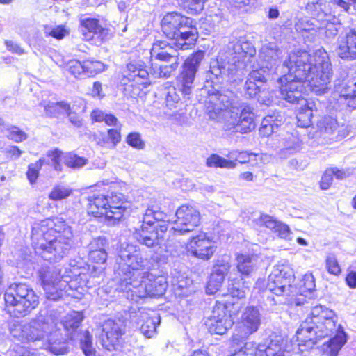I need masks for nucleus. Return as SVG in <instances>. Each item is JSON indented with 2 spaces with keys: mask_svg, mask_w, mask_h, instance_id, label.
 <instances>
[{
  "mask_svg": "<svg viewBox=\"0 0 356 356\" xmlns=\"http://www.w3.org/2000/svg\"><path fill=\"white\" fill-rule=\"evenodd\" d=\"M149 267V260L142 257L137 245L121 244L113 267L115 290L131 293L132 298L162 296L168 286L166 279L150 274Z\"/></svg>",
  "mask_w": 356,
  "mask_h": 356,
  "instance_id": "f03ea898",
  "label": "nucleus"
},
{
  "mask_svg": "<svg viewBox=\"0 0 356 356\" xmlns=\"http://www.w3.org/2000/svg\"><path fill=\"white\" fill-rule=\"evenodd\" d=\"M295 29L303 37L307 36V34L313 36L316 34V29H319V26L314 23V19L305 17L297 19L295 23Z\"/></svg>",
  "mask_w": 356,
  "mask_h": 356,
  "instance_id": "c756f323",
  "label": "nucleus"
},
{
  "mask_svg": "<svg viewBox=\"0 0 356 356\" xmlns=\"http://www.w3.org/2000/svg\"><path fill=\"white\" fill-rule=\"evenodd\" d=\"M68 112L70 109V105L65 102H49L44 106L46 113L50 116H56L60 113V110Z\"/></svg>",
  "mask_w": 356,
  "mask_h": 356,
  "instance_id": "a19ab883",
  "label": "nucleus"
},
{
  "mask_svg": "<svg viewBox=\"0 0 356 356\" xmlns=\"http://www.w3.org/2000/svg\"><path fill=\"white\" fill-rule=\"evenodd\" d=\"M61 154L62 152L59 151L58 149H55L54 150L49 151L47 154V156L51 159L52 163V165L54 169L57 171L61 170Z\"/></svg>",
  "mask_w": 356,
  "mask_h": 356,
  "instance_id": "13d9d810",
  "label": "nucleus"
},
{
  "mask_svg": "<svg viewBox=\"0 0 356 356\" xmlns=\"http://www.w3.org/2000/svg\"><path fill=\"white\" fill-rule=\"evenodd\" d=\"M154 208L148 207L143 215L142 224L134 234L136 241L148 248L160 245L164 240L169 224L166 222L156 224L153 217Z\"/></svg>",
  "mask_w": 356,
  "mask_h": 356,
  "instance_id": "9b49d317",
  "label": "nucleus"
},
{
  "mask_svg": "<svg viewBox=\"0 0 356 356\" xmlns=\"http://www.w3.org/2000/svg\"><path fill=\"white\" fill-rule=\"evenodd\" d=\"M102 327V346L109 351L119 350L124 342L123 335L126 332L125 321L120 318L108 319L103 323Z\"/></svg>",
  "mask_w": 356,
  "mask_h": 356,
  "instance_id": "4468645a",
  "label": "nucleus"
},
{
  "mask_svg": "<svg viewBox=\"0 0 356 356\" xmlns=\"http://www.w3.org/2000/svg\"><path fill=\"white\" fill-rule=\"evenodd\" d=\"M89 259L91 261L103 264L108 257L107 250L89 251Z\"/></svg>",
  "mask_w": 356,
  "mask_h": 356,
  "instance_id": "4d7b16f0",
  "label": "nucleus"
},
{
  "mask_svg": "<svg viewBox=\"0 0 356 356\" xmlns=\"http://www.w3.org/2000/svg\"><path fill=\"white\" fill-rule=\"evenodd\" d=\"M305 9L308 13L316 17L317 21H323L327 17V21L332 19V15L327 13L325 3L322 0H313L307 3Z\"/></svg>",
  "mask_w": 356,
  "mask_h": 356,
  "instance_id": "bb28decb",
  "label": "nucleus"
},
{
  "mask_svg": "<svg viewBox=\"0 0 356 356\" xmlns=\"http://www.w3.org/2000/svg\"><path fill=\"white\" fill-rule=\"evenodd\" d=\"M279 222L280 221L267 214H261L260 217L256 220L257 225L265 226L273 232L276 229Z\"/></svg>",
  "mask_w": 356,
  "mask_h": 356,
  "instance_id": "09e8293b",
  "label": "nucleus"
},
{
  "mask_svg": "<svg viewBox=\"0 0 356 356\" xmlns=\"http://www.w3.org/2000/svg\"><path fill=\"white\" fill-rule=\"evenodd\" d=\"M55 321L52 312H40L27 323H13L10 333L13 338L24 343L47 342L50 352L57 355H64L67 352V346L62 337H54L57 325Z\"/></svg>",
  "mask_w": 356,
  "mask_h": 356,
  "instance_id": "423d86ee",
  "label": "nucleus"
},
{
  "mask_svg": "<svg viewBox=\"0 0 356 356\" xmlns=\"http://www.w3.org/2000/svg\"><path fill=\"white\" fill-rule=\"evenodd\" d=\"M335 52L342 60H356V28L348 27L338 37Z\"/></svg>",
  "mask_w": 356,
  "mask_h": 356,
  "instance_id": "6ab92c4d",
  "label": "nucleus"
},
{
  "mask_svg": "<svg viewBox=\"0 0 356 356\" xmlns=\"http://www.w3.org/2000/svg\"><path fill=\"white\" fill-rule=\"evenodd\" d=\"M282 51L274 43H268L262 46L259 51L261 64H264L266 68L271 70L276 65Z\"/></svg>",
  "mask_w": 356,
  "mask_h": 356,
  "instance_id": "a878e982",
  "label": "nucleus"
},
{
  "mask_svg": "<svg viewBox=\"0 0 356 356\" xmlns=\"http://www.w3.org/2000/svg\"><path fill=\"white\" fill-rule=\"evenodd\" d=\"M86 76H93L104 70V64L98 60H87L83 61Z\"/></svg>",
  "mask_w": 356,
  "mask_h": 356,
  "instance_id": "ea45409f",
  "label": "nucleus"
},
{
  "mask_svg": "<svg viewBox=\"0 0 356 356\" xmlns=\"http://www.w3.org/2000/svg\"><path fill=\"white\" fill-rule=\"evenodd\" d=\"M339 128L337 120L330 116H325L317 122V129L321 134L332 135Z\"/></svg>",
  "mask_w": 356,
  "mask_h": 356,
  "instance_id": "473e14b6",
  "label": "nucleus"
},
{
  "mask_svg": "<svg viewBox=\"0 0 356 356\" xmlns=\"http://www.w3.org/2000/svg\"><path fill=\"white\" fill-rule=\"evenodd\" d=\"M239 354L244 356H259V344L255 346L252 342L245 343L241 348Z\"/></svg>",
  "mask_w": 356,
  "mask_h": 356,
  "instance_id": "680f3d73",
  "label": "nucleus"
},
{
  "mask_svg": "<svg viewBox=\"0 0 356 356\" xmlns=\"http://www.w3.org/2000/svg\"><path fill=\"white\" fill-rule=\"evenodd\" d=\"M261 314L257 307H247L241 315L240 325L232 337L233 342L238 344L240 341L256 332L261 325Z\"/></svg>",
  "mask_w": 356,
  "mask_h": 356,
  "instance_id": "2eb2a0df",
  "label": "nucleus"
},
{
  "mask_svg": "<svg viewBox=\"0 0 356 356\" xmlns=\"http://www.w3.org/2000/svg\"><path fill=\"white\" fill-rule=\"evenodd\" d=\"M179 62H172L169 65H158L155 62L151 64V68L156 77L168 78L178 68Z\"/></svg>",
  "mask_w": 356,
  "mask_h": 356,
  "instance_id": "7c9ffc66",
  "label": "nucleus"
},
{
  "mask_svg": "<svg viewBox=\"0 0 356 356\" xmlns=\"http://www.w3.org/2000/svg\"><path fill=\"white\" fill-rule=\"evenodd\" d=\"M330 21H327V17L325 19L321 21V25L319 26V29H325V35L328 38H334L338 33L337 26L334 23L330 22Z\"/></svg>",
  "mask_w": 356,
  "mask_h": 356,
  "instance_id": "5fc2aeb1",
  "label": "nucleus"
},
{
  "mask_svg": "<svg viewBox=\"0 0 356 356\" xmlns=\"http://www.w3.org/2000/svg\"><path fill=\"white\" fill-rule=\"evenodd\" d=\"M285 352L282 337L275 334L259 344V356H285Z\"/></svg>",
  "mask_w": 356,
  "mask_h": 356,
  "instance_id": "5701e85b",
  "label": "nucleus"
},
{
  "mask_svg": "<svg viewBox=\"0 0 356 356\" xmlns=\"http://www.w3.org/2000/svg\"><path fill=\"white\" fill-rule=\"evenodd\" d=\"M326 268L330 274L339 275L341 270L336 256L334 254H329L326 257Z\"/></svg>",
  "mask_w": 356,
  "mask_h": 356,
  "instance_id": "49530a36",
  "label": "nucleus"
},
{
  "mask_svg": "<svg viewBox=\"0 0 356 356\" xmlns=\"http://www.w3.org/2000/svg\"><path fill=\"white\" fill-rule=\"evenodd\" d=\"M8 131V138L16 143H20L27 138V134L16 126H11L7 128Z\"/></svg>",
  "mask_w": 356,
  "mask_h": 356,
  "instance_id": "de8ad7c7",
  "label": "nucleus"
},
{
  "mask_svg": "<svg viewBox=\"0 0 356 356\" xmlns=\"http://www.w3.org/2000/svg\"><path fill=\"white\" fill-rule=\"evenodd\" d=\"M331 338L323 345L324 353L327 356H337L347 341V335L338 323L335 312L325 306L318 305L312 307L309 314L296 331L299 346L312 348L319 340Z\"/></svg>",
  "mask_w": 356,
  "mask_h": 356,
  "instance_id": "20e7f679",
  "label": "nucleus"
},
{
  "mask_svg": "<svg viewBox=\"0 0 356 356\" xmlns=\"http://www.w3.org/2000/svg\"><path fill=\"white\" fill-rule=\"evenodd\" d=\"M50 312H53L54 318L57 324L54 332L55 338L62 337L66 343L65 339L63 337V334L60 333L61 327H63L71 340L80 341L81 348L85 356H95L96 350L92 346V336L88 330H79L83 321V316L81 314L74 312L72 314L67 315L64 321H60L56 312L53 310Z\"/></svg>",
  "mask_w": 356,
  "mask_h": 356,
  "instance_id": "9d476101",
  "label": "nucleus"
},
{
  "mask_svg": "<svg viewBox=\"0 0 356 356\" xmlns=\"http://www.w3.org/2000/svg\"><path fill=\"white\" fill-rule=\"evenodd\" d=\"M206 164L211 168H222L232 169L236 166V163L234 161L227 160L218 154H211L207 159Z\"/></svg>",
  "mask_w": 356,
  "mask_h": 356,
  "instance_id": "72a5a7b5",
  "label": "nucleus"
},
{
  "mask_svg": "<svg viewBox=\"0 0 356 356\" xmlns=\"http://www.w3.org/2000/svg\"><path fill=\"white\" fill-rule=\"evenodd\" d=\"M88 211L95 217L105 216L108 221V197L99 194L89 196Z\"/></svg>",
  "mask_w": 356,
  "mask_h": 356,
  "instance_id": "393cba45",
  "label": "nucleus"
},
{
  "mask_svg": "<svg viewBox=\"0 0 356 356\" xmlns=\"http://www.w3.org/2000/svg\"><path fill=\"white\" fill-rule=\"evenodd\" d=\"M233 323L231 315L227 312L226 306L222 303L217 302L206 325L211 334L222 335L232 327Z\"/></svg>",
  "mask_w": 356,
  "mask_h": 356,
  "instance_id": "f3484780",
  "label": "nucleus"
},
{
  "mask_svg": "<svg viewBox=\"0 0 356 356\" xmlns=\"http://www.w3.org/2000/svg\"><path fill=\"white\" fill-rule=\"evenodd\" d=\"M227 49L234 63H240L247 56H253L256 52L252 44L242 38H234L228 44Z\"/></svg>",
  "mask_w": 356,
  "mask_h": 356,
  "instance_id": "4be33fe9",
  "label": "nucleus"
},
{
  "mask_svg": "<svg viewBox=\"0 0 356 356\" xmlns=\"http://www.w3.org/2000/svg\"><path fill=\"white\" fill-rule=\"evenodd\" d=\"M31 239L35 254L45 261L58 262L72 248L73 232L61 218H47L33 224Z\"/></svg>",
  "mask_w": 356,
  "mask_h": 356,
  "instance_id": "39448f33",
  "label": "nucleus"
},
{
  "mask_svg": "<svg viewBox=\"0 0 356 356\" xmlns=\"http://www.w3.org/2000/svg\"><path fill=\"white\" fill-rule=\"evenodd\" d=\"M63 163L71 168H79L84 166L87 159L71 152L67 153L63 156Z\"/></svg>",
  "mask_w": 356,
  "mask_h": 356,
  "instance_id": "e433bc0d",
  "label": "nucleus"
},
{
  "mask_svg": "<svg viewBox=\"0 0 356 356\" xmlns=\"http://www.w3.org/2000/svg\"><path fill=\"white\" fill-rule=\"evenodd\" d=\"M260 65V68L253 70L249 73L247 79L254 81L261 85L266 81L267 76L268 75L270 70L266 68L264 64Z\"/></svg>",
  "mask_w": 356,
  "mask_h": 356,
  "instance_id": "4c0bfd02",
  "label": "nucleus"
},
{
  "mask_svg": "<svg viewBox=\"0 0 356 356\" xmlns=\"http://www.w3.org/2000/svg\"><path fill=\"white\" fill-rule=\"evenodd\" d=\"M312 110L309 108H302L297 114V123L300 127L307 128L312 124Z\"/></svg>",
  "mask_w": 356,
  "mask_h": 356,
  "instance_id": "37998d69",
  "label": "nucleus"
},
{
  "mask_svg": "<svg viewBox=\"0 0 356 356\" xmlns=\"http://www.w3.org/2000/svg\"><path fill=\"white\" fill-rule=\"evenodd\" d=\"M316 287L315 279L312 273H306L302 280L300 289L302 293H308L312 294Z\"/></svg>",
  "mask_w": 356,
  "mask_h": 356,
  "instance_id": "c03bdc74",
  "label": "nucleus"
},
{
  "mask_svg": "<svg viewBox=\"0 0 356 356\" xmlns=\"http://www.w3.org/2000/svg\"><path fill=\"white\" fill-rule=\"evenodd\" d=\"M108 137L110 139L111 148H115L117 144L121 140V134L118 129H110L107 131Z\"/></svg>",
  "mask_w": 356,
  "mask_h": 356,
  "instance_id": "0e129e2a",
  "label": "nucleus"
},
{
  "mask_svg": "<svg viewBox=\"0 0 356 356\" xmlns=\"http://www.w3.org/2000/svg\"><path fill=\"white\" fill-rule=\"evenodd\" d=\"M161 26L163 34L173 41L178 49H188L193 46L197 39V31L191 18L177 12L166 13Z\"/></svg>",
  "mask_w": 356,
  "mask_h": 356,
  "instance_id": "6e6552de",
  "label": "nucleus"
},
{
  "mask_svg": "<svg viewBox=\"0 0 356 356\" xmlns=\"http://www.w3.org/2000/svg\"><path fill=\"white\" fill-rule=\"evenodd\" d=\"M188 247L194 257L204 261L210 259L216 250L215 241L204 232L193 236Z\"/></svg>",
  "mask_w": 356,
  "mask_h": 356,
  "instance_id": "a211bd4d",
  "label": "nucleus"
},
{
  "mask_svg": "<svg viewBox=\"0 0 356 356\" xmlns=\"http://www.w3.org/2000/svg\"><path fill=\"white\" fill-rule=\"evenodd\" d=\"M208 0H186V6L191 13H198L204 8V3Z\"/></svg>",
  "mask_w": 356,
  "mask_h": 356,
  "instance_id": "bf43d9fd",
  "label": "nucleus"
},
{
  "mask_svg": "<svg viewBox=\"0 0 356 356\" xmlns=\"http://www.w3.org/2000/svg\"><path fill=\"white\" fill-rule=\"evenodd\" d=\"M331 3L350 14L356 13V0H332Z\"/></svg>",
  "mask_w": 356,
  "mask_h": 356,
  "instance_id": "3c124183",
  "label": "nucleus"
},
{
  "mask_svg": "<svg viewBox=\"0 0 356 356\" xmlns=\"http://www.w3.org/2000/svg\"><path fill=\"white\" fill-rule=\"evenodd\" d=\"M292 273L289 266L284 264L275 265L268 276L266 289L277 296H289L293 291L291 284Z\"/></svg>",
  "mask_w": 356,
  "mask_h": 356,
  "instance_id": "ddd939ff",
  "label": "nucleus"
},
{
  "mask_svg": "<svg viewBox=\"0 0 356 356\" xmlns=\"http://www.w3.org/2000/svg\"><path fill=\"white\" fill-rule=\"evenodd\" d=\"M204 56V51H197L191 54L184 63L180 74L177 76L175 86L165 90L166 106L172 110L181 104L180 95L189 99L194 88V81L200 65Z\"/></svg>",
  "mask_w": 356,
  "mask_h": 356,
  "instance_id": "0eeeda50",
  "label": "nucleus"
},
{
  "mask_svg": "<svg viewBox=\"0 0 356 356\" xmlns=\"http://www.w3.org/2000/svg\"><path fill=\"white\" fill-rule=\"evenodd\" d=\"M237 270L243 276H250L256 270V257L246 254H238L236 257Z\"/></svg>",
  "mask_w": 356,
  "mask_h": 356,
  "instance_id": "c85d7f7f",
  "label": "nucleus"
},
{
  "mask_svg": "<svg viewBox=\"0 0 356 356\" xmlns=\"http://www.w3.org/2000/svg\"><path fill=\"white\" fill-rule=\"evenodd\" d=\"M332 175H334L338 179H343L354 173V170L348 169L346 170H340L337 168H332L330 169Z\"/></svg>",
  "mask_w": 356,
  "mask_h": 356,
  "instance_id": "338daca9",
  "label": "nucleus"
},
{
  "mask_svg": "<svg viewBox=\"0 0 356 356\" xmlns=\"http://www.w3.org/2000/svg\"><path fill=\"white\" fill-rule=\"evenodd\" d=\"M230 268V265L228 262H220V261L213 266V277L216 275L225 277Z\"/></svg>",
  "mask_w": 356,
  "mask_h": 356,
  "instance_id": "052dcab7",
  "label": "nucleus"
},
{
  "mask_svg": "<svg viewBox=\"0 0 356 356\" xmlns=\"http://www.w3.org/2000/svg\"><path fill=\"white\" fill-rule=\"evenodd\" d=\"M38 166V164H33V163H30L28 166L26 177L31 184H35L38 179L39 172L41 170Z\"/></svg>",
  "mask_w": 356,
  "mask_h": 356,
  "instance_id": "e2e57ef3",
  "label": "nucleus"
},
{
  "mask_svg": "<svg viewBox=\"0 0 356 356\" xmlns=\"http://www.w3.org/2000/svg\"><path fill=\"white\" fill-rule=\"evenodd\" d=\"M200 213L194 207L181 205L176 211L175 227H172L175 234L184 235L193 232L200 225Z\"/></svg>",
  "mask_w": 356,
  "mask_h": 356,
  "instance_id": "dca6fc26",
  "label": "nucleus"
},
{
  "mask_svg": "<svg viewBox=\"0 0 356 356\" xmlns=\"http://www.w3.org/2000/svg\"><path fill=\"white\" fill-rule=\"evenodd\" d=\"M80 24L83 39L86 40H92L95 35L102 40H106L108 38L109 30L102 26L97 19L82 17L80 19Z\"/></svg>",
  "mask_w": 356,
  "mask_h": 356,
  "instance_id": "412c9836",
  "label": "nucleus"
},
{
  "mask_svg": "<svg viewBox=\"0 0 356 356\" xmlns=\"http://www.w3.org/2000/svg\"><path fill=\"white\" fill-rule=\"evenodd\" d=\"M244 90L245 95L250 98L256 97L259 92H261V94L268 93V90L262 88L261 85L248 79L245 83Z\"/></svg>",
  "mask_w": 356,
  "mask_h": 356,
  "instance_id": "58836bf2",
  "label": "nucleus"
},
{
  "mask_svg": "<svg viewBox=\"0 0 356 356\" xmlns=\"http://www.w3.org/2000/svg\"><path fill=\"white\" fill-rule=\"evenodd\" d=\"M333 180V175L330 169H327L322 176L320 181V187L323 190H327L330 188Z\"/></svg>",
  "mask_w": 356,
  "mask_h": 356,
  "instance_id": "69168bd1",
  "label": "nucleus"
},
{
  "mask_svg": "<svg viewBox=\"0 0 356 356\" xmlns=\"http://www.w3.org/2000/svg\"><path fill=\"white\" fill-rule=\"evenodd\" d=\"M274 232L280 238H286L289 236L290 229L288 225L280 221Z\"/></svg>",
  "mask_w": 356,
  "mask_h": 356,
  "instance_id": "774afa93",
  "label": "nucleus"
},
{
  "mask_svg": "<svg viewBox=\"0 0 356 356\" xmlns=\"http://www.w3.org/2000/svg\"><path fill=\"white\" fill-rule=\"evenodd\" d=\"M72 193V189L64 185H56L49 194V198L54 201H59L68 197Z\"/></svg>",
  "mask_w": 356,
  "mask_h": 356,
  "instance_id": "c9c22d12",
  "label": "nucleus"
},
{
  "mask_svg": "<svg viewBox=\"0 0 356 356\" xmlns=\"http://www.w3.org/2000/svg\"><path fill=\"white\" fill-rule=\"evenodd\" d=\"M4 300L7 312L19 318L29 314L38 303V296L29 285L12 284L6 291Z\"/></svg>",
  "mask_w": 356,
  "mask_h": 356,
  "instance_id": "1a4fd4ad",
  "label": "nucleus"
},
{
  "mask_svg": "<svg viewBox=\"0 0 356 356\" xmlns=\"http://www.w3.org/2000/svg\"><path fill=\"white\" fill-rule=\"evenodd\" d=\"M136 322L141 333L146 337L151 338L154 335L156 327L160 323V316L156 314H151L144 309L139 310Z\"/></svg>",
  "mask_w": 356,
  "mask_h": 356,
  "instance_id": "b1692460",
  "label": "nucleus"
},
{
  "mask_svg": "<svg viewBox=\"0 0 356 356\" xmlns=\"http://www.w3.org/2000/svg\"><path fill=\"white\" fill-rule=\"evenodd\" d=\"M341 95L347 99L348 106L356 108V83L341 90Z\"/></svg>",
  "mask_w": 356,
  "mask_h": 356,
  "instance_id": "a18cd8bd",
  "label": "nucleus"
},
{
  "mask_svg": "<svg viewBox=\"0 0 356 356\" xmlns=\"http://www.w3.org/2000/svg\"><path fill=\"white\" fill-rule=\"evenodd\" d=\"M127 74L126 76H128L129 79L135 81L136 79H147L149 76V72L145 68H144L140 64L137 63H129L127 65Z\"/></svg>",
  "mask_w": 356,
  "mask_h": 356,
  "instance_id": "f704fd0d",
  "label": "nucleus"
},
{
  "mask_svg": "<svg viewBox=\"0 0 356 356\" xmlns=\"http://www.w3.org/2000/svg\"><path fill=\"white\" fill-rule=\"evenodd\" d=\"M229 112V115L227 116H224L222 119L220 120H216L217 122H223V129L226 131H229L231 134L237 133L238 131V122L237 118L235 115L234 117L232 115V110H227Z\"/></svg>",
  "mask_w": 356,
  "mask_h": 356,
  "instance_id": "79ce46f5",
  "label": "nucleus"
},
{
  "mask_svg": "<svg viewBox=\"0 0 356 356\" xmlns=\"http://www.w3.org/2000/svg\"><path fill=\"white\" fill-rule=\"evenodd\" d=\"M227 71L222 63L220 64L218 60L212 61L209 70L205 72L200 95H207L204 104L211 120H220L224 116L229 115L227 110L231 109L237 118L238 133H249L255 127L254 108L250 104L234 98L232 91L223 89Z\"/></svg>",
  "mask_w": 356,
  "mask_h": 356,
  "instance_id": "7ed1b4c3",
  "label": "nucleus"
},
{
  "mask_svg": "<svg viewBox=\"0 0 356 356\" xmlns=\"http://www.w3.org/2000/svg\"><path fill=\"white\" fill-rule=\"evenodd\" d=\"M108 241L104 237L93 238L89 244V251L107 250Z\"/></svg>",
  "mask_w": 356,
  "mask_h": 356,
  "instance_id": "864d4df0",
  "label": "nucleus"
},
{
  "mask_svg": "<svg viewBox=\"0 0 356 356\" xmlns=\"http://www.w3.org/2000/svg\"><path fill=\"white\" fill-rule=\"evenodd\" d=\"M68 71L75 77L86 75L85 68H83V62L81 63L77 60H72L67 65Z\"/></svg>",
  "mask_w": 356,
  "mask_h": 356,
  "instance_id": "8fccbe9b",
  "label": "nucleus"
},
{
  "mask_svg": "<svg viewBox=\"0 0 356 356\" xmlns=\"http://www.w3.org/2000/svg\"><path fill=\"white\" fill-rule=\"evenodd\" d=\"M38 274L47 299L58 300L67 292V281L61 276L58 267L42 266Z\"/></svg>",
  "mask_w": 356,
  "mask_h": 356,
  "instance_id": "f8f14e48",
  "label": "nucleus"
},
{
  "mask_svg": "<svg viewBox=\"0 0 356 356\" xmlns=\"http://www.w3.org/2000/svg\"><path fill=\"white\" fill-rule=\"evenodd\" d=\"M128 145L138 149H143L145 147V143L142 140L140 134L137 132L130 133L126 139Z\"/></svg>",
  "mask_w": 356,
  "mask_h": 356,
  "instance_id": "603ef678",
  "label": "nucleus"
},
{
  "mask_svg": "<svg viewBox=\"0 0 356 356\" xmlns=\"http://www.w3.org/2000/svg\"><path fill=\"white\" fill-rule=\"evenodd\" d=\"M161 60L165 63L179 62V54L173 47H168L166 51H161L155 54H150V62Z\"/></svg>",
  "mask_w": 356,
  "mask_h": 356,
  "instance_id": "2f4dec72",
  "label": "nucleus"
},
{
  "mask_svg": "<svg viewBox=\"0 0 356 356\" xmlns=\"http://www.w3.org/2000/svg\"><path fill=\"white\" fill-rule=\"evenodd\" d=\"M225 277L216 275L213 277V273L211 274L210 279L208 282L207 291L209 293H213L216 290L219 289L221 284L224 281Z\"/></svg>",
  "mask_w": 356,
  "mask_h": 356,
  "instance_id": "6e6d98bb",
  "label": "nucleus"
},
{
  "mask_svg": "<svg viewBox=\"0 0 356 356\" xmlns=\"http://www.w3.org/2000/svg\"><path fill=\"white\" fill-rule=\"evenodd\" d=\"M287 74L279 78L282 97L289 103L304 100L305 84L317 94L326 92L332 77V65L324 49L316 50L312 54L302 49L291 52L283 63Z\"/></svg>",
  "mask_w": 356,
  "mask_h": 356,
  "instance_id": "f257e3e1",
  "label": "nucleus"
},
{
  "mask_svg": "<svg viewBox=\"0 0 356 356\" xmlns=\"http://www.w3.org/2000/svg\"><path fill=\"white\" fill-rule=\"evenodd\" d=\"M108 223L115 225L131 211V203L122 193H113L108 197Z\"/></svg>",
  "mask_w": 356,
  "mask_h": 356,
  "instance_id": "aec40b11",
  "label": "nucleus"
},
{
  "mask_svg": "<svg viewBox=\"0 0 356 356\" xmlns=\"http://www.w3.org/2000/svg\"><path fill=\"white\" fill-rule=\"evenodd\" d=\"M283 121L281 115H268L266 116L261 122L259 133L263 136H269L278 128Z\"/></svg>",
  "mask_w": 356,
  "mask_h": 356,
  "instance_id": "cd10ccee",
  "label": "nucleus"
}]
</instances>
